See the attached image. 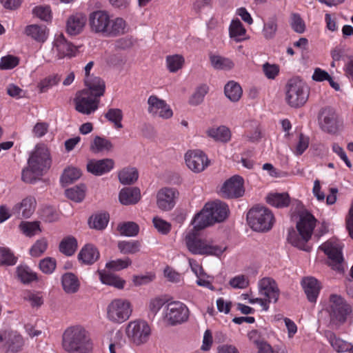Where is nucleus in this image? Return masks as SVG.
I'll return each instance as SVG.
<instances>
[{"label":"nucleus","instance_id":"f257e3e1","mask_svg":"<svg viewBox=\"0 0 353 353\" xmlns=\"http://www.w3.org/2000/svg\"><path fill=\"white\" fill-rule=\"evenodd\" d=\"M88 23L92 32L106 37H116L124 34L127 23L121 17L111 19L105 10H96L89 14Z\"/></svg>","mask_w":353,"mask_h":353},{"label":"nucleus","instance_id":"f03ea898","mask_svg":"<svg viewBox=\"0 0 353 353\" xmlns=\"http://www.w3.org/2000/svg\"><path fill=\"white\" fill-rule=\"evenodd\" d=\"M28 167L23 170V181L32 183L46 173L51 165L48 149L44 145H37L28 161Z\"/></svg>","mask_w":353,"mask_h":353},{"label":"nucleus","instance_id":"7ed1b4c3","mask_svg":"<svg viewBox=\"0 0 353 353\" xmlns=\"http://www.w3.org/2000/svg\"><path fill=\"white\" fill-rule=\"evenodd\" d=\"M202 229L193 225V228L187 232L185 242L188 250L193 254L221 256L226 250V247L202 239L200 236V231Z\"/></svg>","mask_w":353,"mask_h":353},{"label":"nucleus","instance_id":"20e7f679","mask_svg":"<svg viewBox=\"0 0 353 353\" xmlns=\"http://www.w3.org/2000/svg\"><path fill=\"white\" fill-rule=\"evenodd\" d=\"M316 219L307 211L302 212L296 224L298 233L292 230L289 232L288 240L294 247L304 251H310V247L307 244L310 239L316 225Z\"/></svg>","mask_w":353,"mask_h":353},{"label":"nucleus","instance_id":"39448f33","mask_svg":"<svg viewBox=\"0 0 353 353\" xmlns=\"http://www.w3.org/2000/svg\"><path fill=\"white\" fill-rule=\"evenodd\" d=\"M228 212L229 208L226 203L219 200L209 202L195 215L192 224L199 228H205L216 222L224 221Z\"/></svg>","mask_w":353,"mask_h":353},{"label":"nucleus","instance_id":"423d86ee","mask_svg":"<svg viewBox=\"0 0 353 353\" xmlns=\"http://www.w3.org/2000/svg\"><path fill=\"white\" fill-rule=\"evenodd\" d=\"M63 346L70 353H92V344L81 326L70 327L65 331Z\"/></svg>","mask_w":353,"mask_h":353},{"label":"nucleus","instance_id":"0eeeda50","mask_svg":"<svg viewBox=\"0 0 353 353\" xmlns=\"http://www.w3.org/2000/svg\"><path fill=\"white\" fill-rule=\"evenodd\" d=\"M309 94V87L299 78L290 79L285 85V101L292 108L303 106L307 102Z\"/></svg>","mask_w":353,"mask_h":353},{"label":"nucleus","instance_id":"6e6552de","mask_svg":"<svg viewBox=\"0 0 353 353\" xmlns=\"http://www.w3.org/2000/svg\"><path fill=\"white\" fill-rule=\"evenodd\" d=\"M248 224L257 232H268L273 226L275 219L272 212L264 206L251 208L247 215Z\"/></svg>","mask_w":353,"mask_h":353},{"label":"nucleus","instance_id":"1a4fd4ad","mask_svg":"<svg viewBox=\"0 0 353 353\" xmlns=\"http://www.w3.org/2000/svg\"><path fill=\"white\" fill-rule=\"evenodd\" d=\"M325 310L330 316V322L335 325H341L345 323L347 316L352 312L351 307L345 302L344 299L341 296L335 294L330 296Z\"/></svg>","mask_w":353,"mask_h":353},{"label":"nucleus","instance_id":"9d476101","mask_svg":"<svg viewBox=\"0 0 353 353\" xmlns=\"http://www.w3.org/2000/svg\"><path fill=\"white\" fill-rule=\"evenodd\" d=\"M132 312L130 302L127 299H115L107 307V319L117 324L129 319Z\"/></svg>","mask_w":353,"mask_h":353},{"label":"nucleus","instance_id":"9b49d317","mask_svg":"<svg viewBox=\"0 0 353 353\" xmlns=\"http://www.w3.org/2000/svg\"><path fill=\"white\" fill-rule=\"evenodd\" d=\"M319 250L323 251L328 258L329 265L332 269L341 272L344 270L343 245L337 240L331 239L319 246Z\"/></svg>","mask_w":353,"mask_h":353},{"label":"nucleus","instance_id":"f8f14e48","mask_svg":"<svg viewBox=\"0 0 353 353\" xmlns=\"http://www.w3.org/2000/svg\"><path fill=\"white\" fill-rule=\"evenodd\" d=\"M126 334L134 344L140 345L149 340L151 329L146 321L137 320L128 323Z\"/></svg>","mask_w":353,"mask_h":353},{"label":"nucleus","instance_id":"ddd939ff","mask_svg":"<svg viewBox=\"0 0 353 353\" xmlns=\"http://www.w3.org/2000/svg\"><path fill=\"white\" fill-rule=\"evenodd\" d=\"M52 51L58 59H61L74 57L77 48L65 39L63 33H58L54 35Z\"/></svg>","mask_w":353,"mask_h":353},{"label":"nucleus","instance_id":"4468645a","mask_svg":"<svg viewBox=\"0 0 353 353\" xmlns=\"http://www.w3.org/2000/svg\"><path fill=\"white\" fill-rule=\"evenodd\" d=\"M188 313V308L184 303L174 301L167 305L165 319L169 324L174 325L187 321Z\"/></svg>","mask_w":353,"mask_h":353},{"label":"nucleus","instance_id":"2eb2a0df","mask_svg":"<svg viewBox=\"0 0 353 353\" xmlns=\"http://www.w3.org/2000/svg\"><path fill=\"white\" fill-rule=\"evenodd\" d=\"M99 103V99L88 91H81L74 99L75 109L84 114H90L97 110Z\"/></svg>","mask_w":353,"mask_h":353},{"label":"nucleus","instance_id":"dca6fc26","mask_svg":"<svg viewBox=\"0 0 353 353\" xmlns=\"http://www.w3.org/2000/svg\"><path fill=\"white\" fill-rule=\"evenodd\" d=\"M148 112L152 117L162 119H169L172 117L173 112L166 102L155 95H151L148 99Z\"/></svg>","mask_w":353,"mask_h":353},{"label":"nucleus","instance_id":"f3484780","mask_svg":"<svg viewBox=\"0 0 353 353\" xmlns=\"http://www.w3.org/2000/svg\"><path fill=\"white\" fill-rule=\"evenodd\" d=\"M243 179L235 175L227 180L221 188V194L227 199L239 198L243 195Z\"/></svg>","mask_w":353,"mask_h":353},{"label":"nucleus","instance_id":"a211bd4d","mask_svg":"<svg viewBox=\"0 0 353 353\" xmlns=\"http://www.w3.org/2000/svg\"><path fill=\"white\" fill-rule=\"evenodd\" d=\"M179 192L172 188H162L157 193V205L163 211L171 210L176 204Z\"/></svg>","mask_w":353,"mask_h":353},{"label":"nucleus","instance_id":"6ab92c4d","mask_svg":"<svg viewBox=\"0 0 353 353\" xmlns=\"http://www.w3.org/2000/svg\"><path fill=\"white\" fill-rule=\"evenodd\" d=\"M187 166L194 172L203 171L209 165L207 156L200 150H190L185 154Z\"/></svg>","mask_w":353,"mask_h":353},{"label":"nucleus","instance_id":"aec40b11","mask_svg":"<svg viewBox=\"0 0 353 353\" xmlns=\"http://www.w3.org/2000/svg\"><path fill=\"white\" fill-rule=\"evenodd\" d=\"M260 295L268 299L269 302H277L280 291L276 281L270 277H264L258 283Z\"/></svg>","mask_w":353,"mask_h":353},{"label":"nucleus","instance_id":"412c9836","mask_svg":"<svg viewBox=\"0 0 353 353\" xmlns=\"http://www.w3.org/2000/svg\"><path fill=\"white\" fill-rule=\"evenodd\" d=\"M37 201L34 197L29 196L24 198L20 203L15 204L12 208L14 215L21 219H28L36 209Z\"/></svg>","mask_w":353,"mask_h":353},{"label":"nucleus","instance_id":"4be33fe9","mask_svg":"<svg viewBox=\"0 0 353 353\" xmlns=\"http://www.w3.org/2000/svg\"><path fill=\"white\" fill-rule=\"evenodd\" d=\"M86 16L81 12L70 15L65 21V32L70 36L79 34L86 24Z\"/></svg>","mask_w":353,"mask_h":353},{"label":"nucleus","instance_id":"5701e85b","mask_svg":"<svg viewBox=\"0 0 353 353\" xmlns=\"http://www.w3.org/2000/svg\"><path fill=\"white\" fill-rule=\"evenodd\" d=\"M319 119L321 127L323 131L328 133L336 132L339 128L337 115L332 108H324L321 113Z\"/></svg>","mask_w":353,"mask_h":353},{"label":"nucleus","instance_id":"b1692460","mask_svg":"<svg viewBox=\"0 0 353 353\" xmlns=\"http://www.w3.org/2000/svg\"><path fill=\"white\" fill-rule=\"evenodd\" d=\"M114 168V161L110 159L101 160H91L87 164V170L89 172L100 176L109 172Z\"/></svg>","mask_w":353,"mask_h":353},{"label":"nucleus","instance_id":"393cba45","mask_svg":"<svg viewBox=\"0 0 353 353\" xmlns=\"http://www.w3.org/2000/svg\"><path fill=\"white\" fill-rule=\"evenodd\" d=\"M301 285L308 301L315 303L321 290V285L318 280L314 277H306L303 279Z\"/></svg>","mask_w":353,"mask_h":353},{"label":"nucleus","instance_id":"a878e982","mask_svg":"<svg viewBox=\"0 0 353 353\" xmlns=\"http://www.w3.org/2000/svg\"><path fill=\"white\" fill-rule=\"evenodd\" d=\"M141 199V191L136 187L122 188L119 194V202L124 205L136 204Z\"/></svg>","mask_w":353,"mask_h":353},{"label":"nucleus","instance_id":"bb28decb","mask_svg":"<svg viewBox=\"0 0 353 353\" xmlns=\"http://www.w3.org/2000/svg\"><path fill=\"white\" fill-rule=\"evenodd\" d=\"M25 34L35 41L43 43L48 37L49 31L46 26L32 24L25 28Z\"/></svg>","mask_w":353,"mask_h":353},{"label":"nucleus","instance_id":"cd10ccee","mask_svg":"<svg viewBox=\"0 0 353 353\" xmlns=\"http://www.w3.org/2000/svg\"><path fill=\"white\" fill-rule=\"evenodd\" d=\"M84 81L88 88L83 90V91H88L90 94L99 99L103 95L105 85L101 78L97 77L85 78Z\"/></svg>","mask_w":353,"mask_h":353},{"label":"nucleus","instance_id":"c85d7f7f","mask_svg":"<svg viewBox=\"0 0 353 353\" xmlns=\"http://www.w3.org/2000/svg\"><path fill=\"white\" fill-rule=\"evenodd\" d=\"M78 258L82 263L91 265L99 258V252L94 245L88 243L82 248Z\"/></svg>","mask_w":353,"mask_h":353},{"label":"nucleus","instance_id":"c756f323","mask_svg":"<svg viewBox=\"0 0 353 353\" xmlns=\"http://www.w3.org/2000/svg\"><path fill=\"white\" fill-rule=\"evenodd\" d=\"M325 336L332 348L337 352H348L352 350L353 345L337 337L332 332H327Z\"/></svg>","mask_w":353,"mask_h":353},{"label":"nucleus","instance_id":"7c9ffc66","mask_svg":"<svg viewBox=\"0 0 353 353\" xmlns=\"http://www.w3.org/2000/svg\"><path fill=\"white\" fill-rule=\"evenodd\" d=\"M266 202L273 207L281 208L288 206L290 199L285 192H270L266 196Z\"/></svg>","mask_w":353,"mask_h":353},{"label":"nucleus","instance_id":"2f4dec72","mask_svg":"<svg viewBox=\"0 0 353 353\" xmlns=\"http://www.w3.org/2000/svg\"><path fill=\"white\" fill-rule=\"evenodd\" d=\"M229 35L236 42H241L247 39L246 30L239 19L232 21L229 27Z\"/></svg>","mask_w":353,"mask_h":353},{"label":"nucleus","instance_id":"473e14b6","mask_svg":"<svg viewBox=\"0 0 353 353\" xmlns=\"http://www.w3.org/2000/svg\"><path fill=\"white\" fill-rule=\"evenodd\" d=\"M99 279L102 283L114 286L118 289H122L125 285V281L119 276L105 271H99Z\"/></svg>","mask_w":353,"mask_h":353},{"label":"nucleus","instance_id":"72a5a7b5","mask_svg":"<svg viewBox=\"0 0 353 353\" xmlns=\"http://www.w3.org/2000/svg\"><path fill=\"white\" fill-rule=\"evenodd\" d=\"M278 30V20L274 16L268 18L263 22V27L262 29L263 37L267 40L273 39Z\"/></svg>","mask_w":353,"mask_h":353},{"label":"nucleus","instance_id":"f704fd0d","mask_svg":"<svg viewBox=\"0 0 353 353\" xmlns=\"http://www.w3.org/2000/svg\"><path fill=\"white\" fill-rule=\"evenodd\" d=\"M117 247L123 254H135L140 251L141 245L137 240L120 241Z\"/></svg>","mask_w":353,"mask_h":353},{"label":"nucleus","instance_id":"c9c22d12","mask_svg":"<svg viewBox=\"0 0 353 353\" xmlns=\"http://www.w3.org/2000/svg\"><path fill=\"white\" fill-rule=\"evenodd\" d=\"M62 286L67 293H75L79 288V281L72 273H65L62 276Z\"/></svg>","mask_w":353,"mask_h":353},{"label":"nucleus","instance_id":"e433bc0d","mask_svg":"<svg viewBox=\"0 0 353 353\" xmlns=\"http://www.w3.org/2000/svg\"><path fill=\"white\" fill-rule=\"evenodd\" d=\"M224 92L225 96L231 101H238L242 95V88L241 85L234 81H229L224 88Z\"/></svg>","mask_w":353,"mask_h":353},{"label":"nucleus","instance_id":"4c0bfd02","mask_svg":"<svg viewBox=\"0 0 353 353\" xmlns=\"http://www.w3.org/2000/svg\"><path fill=\"white\" fill-rule=\"evenodd\" d=\"M250 341L255 345L258 353H274L272 347L263 340H261L256 330H252L248 334Z\"/></svg>","mask_w":353,"mask_h":353},{"label":"nucleus","instance_id":"58836bf2","mask_svg":"<svg viewBox=\"0 0 353 353\" xmlns=\"http://www.w3.org/2000/svg\"><path fill=\"white\" fill-rule=\"evenodd\" d=\"M139 177V173L135 168H125L119 173V179L122 184L129 185L134 183Z\"/></svg>","mask_w":353,"mask_h":353},{"label":"nucleus","instance_id":"ea45409f","mask_svg":"<svg viewBox=\"0 0 353 353\" xmlns=\"http://www.w3.org/2000/svg\"><path fill=\"white\" fill-rule=\"evenodd\" d=\"M17 275L18 279L25 284L31 283L32 281H36L37 276L35 272H34L27 265H19L17 268Z\"/></svg>","mask_w":353,"mask_h":353},{"label":"nucleus","instance_id":"a19ab883","mask_svg":"<svg viewBox=\"0 0 353 353\" xmlns=\"http://www.w3.org/2000/svg\"><path fill=\"white\" fill-rule=\"evenodd\" d=\"M112 147L111 142L105 138L96 136L90 144V150L94 153L109 151Z\"/></svg>","mask_w":353,"mask_h":353},{"label":"nucleus","instance_id":"79ce46f5","mask_svg":"<svg viewBox=\"0 0 353 353\" xmlns=\"http://www.w3.org/2000/svg\"><path fill=\"white\" fill-rule=\"evenodd\" d=\"M210 61L212 65L216 70H228L234 65L232 60L219 55H211Z\"/></svg>","mask_w":353,"mask_h":353},{"label":"nucleus","instance_id":"37998d69","mask_svg":"<svg viewBox=\"0 0 353 353\" xmlns=\"http://www.w3.org/2000/svg\"><path fill=\"white\" fill-rule=\"evenodd\" d=\"M24 345L22 336L17 332H11L7 341L8 349L12 352H18L21 350Z\"/></svg>","mask_w":353,"mask_h":353},{"label":"nucleus","instance_id":"c03bdc74","mask_svg":"<svg viewBox=\"0 0 353 353\" xmlns=\"http://www.w3.org/2000/svg\"><path fill=\"white\" fill-rule=\"evenodd\" d=\"M208 134L216 141L227 142L230 139V131L225 126L211 128L208 131Z\"/></svg>","mask_w":353,"mask_h":353},{"label":"nucleus","instance_id":"a18cd8bd","mask_svg":"<svg viewBox=\"0 0 353 353\" xmlns=\"http://www.w3.org/2000/svg\"><path fill=\"white\" fill-rule=\"evenodd\" d=\"M77 248V240L72 236L63 239L59 245V250L67 256L72 255Z\"/></svg>","mask_w":353,"mask_h":353},{"label":"nucleus","instance_id":"49530a36","mask_svg":"<svg viewBox=\"0 0 353 353\" xmlns=\"http://www.w3.org/2000/svg\"><path fill=\"white\" fill-rule=\"evenodd\" d=\"M85 186L84 185H76L66 190V196L77 203L81 202L85 197Z\"/></svg>","mask_w":353,"mask_h":353},{"label":"nucleus","instance_id":"de8ad7c7","mask_svg":"<svg viewBox=\"0 0 353 353\" xmlns=\"http://www.w3.org/2000/svg\"><path fill=\"white\" fill-rule=\"evenodd\" d=\"M109 221V215L106 213L97 214L89 220L90 228L97 230H103L108 225Z\"/></svg>","mask_w":353,"mask_h":353},{"label":"nucleus","instance_id":"09e8293b","mask_svg":"<svg viewBox=\"0 0 353 353\" xmlns=\"http://www.w3.org/2000/svg\"><path fill=\"white\" fill-rule=\"evenodd\" d=\"M209 87L206 84H202L198 86L194 92L189 99V103L192 105L201 104L204 99L205 96L208 92Z\"/></svg>","mask_w":353,"mask_h":353},{"label":"nucleus","instance_id":"8fccbe9b","mask_svg":"<svg viewBox=\"0 0 353 353\" xmlns=\"http://www.w3.org/2000/svg\"><path fill=\"white\" fill-rule=\"evenodd\" d=\"M81 172L79 169L76 168H68L65 169L63 174L61 176V182L65 185L74 182L80 178Z\"/></svg>","mask_w":353,"mask_h":353},{"label":"nucleus","instance_id":"3c124183","mask_svg":"<svg viewBox=\"0 0 353 353\" xmlns=\"http://www.w3.org/2000/svg\"><path fill=\"white\" fill-rule=\"evenodd\" d=\"M123 112L119 108H110L105 114V117L111 123H114L117 128H123L121 121L123 119Z\"/></svg>","mask_w":353,"mask_h":353},{"label":"nucleus","instance_id":"603ef678","mask_svg":"<svg viewBox=\"0 0 353 353\" xmlns=\"http://www.w3.org/2000/svg\"><path fill=\"white\" fill-rule=\"evenodd\" d=\"M19 228L26 236L29 237L33 236L41 232L39 223L37 221H22L19 225Z\"/></svg>","mask_w":353,"mask_h":353},{"label":"nucleus","instance_id":"864d4df0","mask_svg":"<svg viewBox=\"0 0 353 353\" xmlns=\"http://www.w3.org/2000/svg\"><path fill=\"white\" fill-rule=\"evenodd\" d=\"M118 230L121 235L126 236H134L139 233V225L134 222H125L118 226Z\"/></svg>","mask_w":353,"mask_h":353},{"label":"nucleus","instance_id":"5fc2aeb1","mask_svg":"<svg viewBox=\"0 0 353 353\" xmlns=\"http://www.w3.org/2000/svg\"><path fill=\"white\" fill-rule=\"evenodd\" d=\"M60 81V77L57 74L48 76L41 80L37 85L39 92L43 93L47 92L52 86L56 85Z\"/></svg>","mask_w":353,"mask_h":353},{"label":"nucleus","instance_id":"6e6d98bb","mask_svg":"<svg viewBox=\"0 0 353 353\" xmlns=\"http://www.w3.org/2000/svg\"><path fill=\"white\" fill-rule=\"evenodd\" d=\"M132 264V261L130 258L125 257L124 259H118L108 262L105 267L113 271H120L127 268Z\"/></svg>","mask_w":353,"mask_h":353},{"label":"nucleus","instance_id":"4d7b16f0","mask_svg":"<svg viewBox=\"0 0 353 353\" xmlns=\"http://www.w3.org/2000/svg\"><path fill=\"white\" fill-rule=\"evenodd\" d=\"M183 62V57L179 54L168 56L166 58L167 66L171 72H176L181 68Z\"/></svg>","mask_w":353,"mask_h":353},{"label":"nucleus","instance_id":"13d9d810","mask_svg":"<svg viewBox=\"0 0 353 353\" xmlns=\"http://www.w3.org/2000/svg\"><path fill=\"white\" fill-rule=\"evenodd\" d=\"M48 248V241L45 238L38 239L30 249V254L33 257H39L45 252Z\"/></svg>","mask_w":353,"mask_h":353},{"label":"nucleus","instance_id":"bf43d9fd","mask_svg":"<svg viewBox=\"0 0 353 353\" xmlns=\"http://www.w3.org/2000/svg\"><path fill=\"white\" fill-rule=\"evenodd\" d=\"M32 14L42 21L48 22L52 20V12L49 6H36L32 10Z\"/></svg>","mask_w":353,"mask_h":353},{"label":"nucleus","instance_id":"052dcab7","mask_svg":"<svg viewBox=\"0 0 353 353\" xmlns=\"http://www.w3.org/2000/svg\"><path fill=\"white\" fill-rule=\"evenodd\" d=\"M310 139L307 136L300 134L298 142L292 149L293 153L296 156H300L307 149L309 146Z\"/></svg>","mask_w":353,"mask_h":353},{"label":"nucleus","instance_id":"680f3d73","mask_svg":"<svg viewBox=\"0 0 353 353\" xmlns=\"http://www.w3.org/2000/svg\"><path fill=\"white\" fill-rule=\"evenodd\" d=\"M0 263L8 265H13L17 263V258L10 249L0 248Z\"/></svg>","mask_w":353,"mask_h":353},{"label":"nucleus","instance_id":"e2e57ef3","mask_svg":"<svg viewBox=\"0 0 353 353\" xmlns=\"http://www.w3.org/2000/svg\"><path fill=\"white\" fill-rule=\"evenodd\" d=\"M19 62L18 57L12 55H7L1 57L0 61V69L11 70L16 67Z\"/></svg>","mask_w":353,"mask_h":353},{"label":"nucleus","instance_id":"0e129e2a","mask_svg":"<svg viewBox=\"0 0 353 353\" xmlns=\"http://www.w3.org/2000/svg\"><path fill=\"white\" fill-rule=\"evenodd\" d=\"M24 300L28 301L32 307H40L43 303L42 296L40 293L30 291L26 292Z\"/></svg>","mask_w":353,"mask_h":353},{"label":"nucleus","instance_id":"69168bd1","mask_svg":"<svg viewBox=\"0 0 353 353\" xmlns=\"http://www.w3.org/2000/svg\"><path fill=\"white\" fill-rule=\"evenodd\" d=\"M40 270L45 274H51L56 268V261L51 257L42 259L39 263Z\"/></svg>","mask_w":353,"mask_h":353},{"label":"nucleus","instance_id":"338daca9","mask_svg":"<svg viewBox=\"0 0 353 353\" xmlns=\"http://www.w3.org/2000/svg\"><path fill=\"white\" fill-rule=\"evenodd\" d=\"M230 285L235 289H244L248 286L249 280L244 275H238L230 279Z\"/></svg>","mask_w":353,"mask_h":353},{"label":"nucleus","instance_id":"774afa93","mask_svg":"<svg viewBox=\"0 0 353 353\" xmlns=\"http://www.w3.org/2000/svg\"><path fill=\"white\" fill-rule=\"evenodd\" d=\"M291 26L298 33H303L305 28L304 21L297 13H294L291 16Z\"/></svg>","mask_w":353,"mask_h":353}]
</instances>
